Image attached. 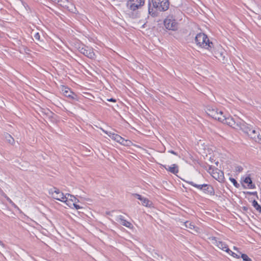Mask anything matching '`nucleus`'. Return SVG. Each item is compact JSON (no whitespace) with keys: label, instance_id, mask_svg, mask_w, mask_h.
<instances>
[{"label":"nucleus","instance_id":"obj_25","mask_svg":"<svg viewBox=\"0 0 261 261\" xmlns=\"http://www.w3.org/2000/svg\"><path fill=\"white\" fill-rule=\"evenodd\" d=\"M239 253L241 254V257L244 261H252L251 259L247 254L241 253V252H239Z\"/></svg>","mask_w":261,"mask_h":261},{"label":"nucleus","instance_id":"obj_5","mask_svg":"<svg viewBox=\"0 0 261 261\" xmlns=\"http://www.w3.org/2000/svg\"><path fill=\"white\" fill-rule=\"evenodd\" d=\"M164 23L165 28L169 30L176 31L178 29V23L172 16H168L164 20Z\"/></svg>","mask_w":261,"mask_h":261},{"label":"nucleus","instance_id":"obj_27","mask_svg":"<svg viewBox=\"0 0 261 261\" xmlns=\"http://www.w3.org/2000/svg\"><path fill=\"white\" fill-rule=\"evenodd\" d=\"M184 225L187 228H189L191 229L194 228V225L192 224L191 222L189 221H186L185 222Z\"/></svg>","mask_w":261,"mask_h":261},{"label":"nucleus","instance_id":"obj_37","mask_svg":"<svg viewBox=\"0 0 261 261\" xmlns=\"http://www.w3.org/2000/svg\"><path fill=\"white\" fill-rule=\"evenodd\" d=\"M5 197L6 198L7 200L10 203H12V201L11 200V199L8 197L7 196H5Z\"/></svg>","mask_w":261,"mask_h":261},{"label":"nucleus","instance_id":"obj_18","mask_svg":"<svg viewBox=\"0 0 261 261\" xmlns=\"http://www.w3.org/2000/svg\"><path fill=\"white\" fill-rule=\"evenodd\" d=\"M243 181L247 184L248 187L249 189H254L255 188V186L254 184H253L251 178L249 176H247L245 177Z\"/></svg>","mask_w":261,"mask_h":261},{"label":"nucleus","instance_id":"obj_40","mask_svg":"<svg viewBox=\"0 0 261 261\" xmlns=\"http://www.w3.org/2000/svg\"><path fill=\"white\" fill-rule=\"evenodd\" d=\"M10 204L12 205V206H13V207H15V208H18V207L17 206V205L12 201V203H10Z\"/></svg>","mask_w":261,"mask_h":261},{"label":"nucleus","instance_id":"obj_43","mask_svg":"<svg viewBox=\"0 0 261 261\" xmlns=\"http://www.w3.org/2000/svg\"><path fill=\"white\" fill-rule=\"evenodd\" d=\"M145 25H146V23H144V24H143L141 27V28H144L145 27Z\"/></svg>","mask_w":261,"mask_h":261},{"label":"nucleus","instance_id":"obj_22","mask_svg":"<svg viewBox=\"0 0 261 261\" xmlns=\"http://www.w3.org/2000/svg\"><path fill=\"white\" fill-rule=\"evenodd\" d=\"M213 174V177L216 179H222L224 177L223 172L220 170H219V172H214Z\"/></svg>","mask_w":261,"mask_h":261},{"label":"nucleus","instance_id":"obj_31","mask_svg":"<svg viewBox=\"0 0 261 261\" xmlns=\"http://www.w3.org/2000/svg\"><path fill=\"white\" fill-rule=\"evenodd\" d=\"M229 254H230L231 255H232V256H233L234 257H236L237 258H239L240 257V256L239 255L237 254L236 253H234L231 250V252H230Z\"/></svg>","mask_w":261,"mask_h":261},{"label":"nucleus","instance_id":"obj_6","mask_svg":"<svg viewBox=\"0 0 261 261\" xmlns=\"http://www.w3.org/2000/svg\"><path fill=\"white\" fill-rule=\"evenodd\" d=\"M218 110L216 108L210 106L206 107L205 109V112L208 116L220 121V119H222V118L220 117L219 118L218 115H221V114L218 113Z\"/></svg>","mask_w":261,"mask_h":261},{"label":"nucleus","instance_id":"obj_15","mask_svg":"<svg viewBox=\"0 0 261 261\" xmlns=\"http://www.w3.org/2000/svg\"><path fill=\"white\" fill-rule=\"evenodd\" d=\"M206 187L203 189L202 191L207 194H209L210 195H215V190L212 186L211 185L206 184Z\"/></svg>","mask_w":261,"mask_h":261},{"label":"nucleus","instance_id":"obj_45","mask_svg":"<svg viewBox=\"0 0 261 261\" xmlns=\"http://www.w3.org/2000/svg\"><path fill=\"white\" fill-rule=\"evenodd\" d=\"M242 186L244 187V188H245V189L247 188L246 187L245 185H243Z\"/></svg>","mask_w":261,"mask_h":261},{"label":"nucleus","instance_id":"obj_30","mask_svg":"<svg viewBox=\"0 0 261 261\" xmlns=\"http://www.w3.org/2000/svg\"><path fill=\"white\" fill-rule=\"evenodd\" d=\"M54 191L52 192V195H53V194H55L56 195H58L59 193H62V192H60V191L59 189H57L55 188H54Z\"/></svg>","mask_w":261,"mask_h":261},{"label":"nucleus","instance_id":"obj_9","mask_svg":"<svg viewBox=\"0 0 261 261\" xmlns=\"http://www.w3.org/2000/svg\"><path fill=\"white\" fill-rule=\"evenodd\" d=\"M62 91L65 96L72 100H77L76 94L71 91L69 88L66 87H63Z\"/></svg>","mask_w":261,"mask_h":261},{"label":"nucleus","instance_id":"obj_28","mask_svg":"<svg viewBox=\"0 0 261 261\" xmlns=\"http://www.w3.org/2000/svg\"><path fill=\"white\" fill-rule=\"evenodd\" d=\"M244 193L249 195H255L257 197V198H258L257 193L256 192L247 191L244 192Z\"/></svg>","mask_w":261,"mask_h":261},{"label":"nucleus","instance_id":"obj_24","mask_svg":"<svg viewBox=\"0 0 261 261\" xmlns=\"http://www.w3.org/2000/svg\"><path fill=\"white\" fill-rule=\"evenodd\" d=\"M118 143L123 145L128 146L129 145L131 142L129 140L124 139L121 137V140H120V141H119Z\"/></svg>","mask_w":261,"mask_h":261},{"label":"nucleus","instance_id":"obj_14","mask_svg":"<svg viewBox=\"0 0 261 261\" xmlns=\"http://www.w3.org/2000/svg\"><path fill=\"white\" fill-rule=\"evenodd\" d=\"M164 168L169 172L176 174L178 172V166L176 164H172L171 166L164 165Z\"/></svg>","mask_w":261,"mask_h":261},{"label":"nucleus","instance_id":"obj_26","mask_svg":"<svg viewBox=\"0 0 261 261\" xmlns=\"http://www.w3.org/2000/svg\"><path fill=\"white\" fill-rule=\"evenodd\" d=\"M229 180L231 181V182L233 184V186L235 187L238 188L240 187V184L238 183V182L234 178L232 177H230Z\"/></svg>","mask_w":261,"mask_h":261},{"label":"nucleus","instance_id":"obj_35","mask_svg":"<svg viewBox=\"0 0 261 261\" xmlns=\"http://www.w3.org/2000/svg\"><path fill=\"white\" fill-rule=\"evenodd\" d=\"M67 195L68 196H70L71 197H73V198H74V199H71V201H73H73H74V202H75V201H76V198L74 196H72V195H70V194H67Z\"/></svg>","mask_w":261,"mask_h":261},{"label":"nucleus","instance_id":"obj_17","mask_svg":"<svg viewBox=\"0 0 261 261\" xmlns=\"http://www.w3.org/2000/svg\"><path fill=\"white\" fill-rule=\"evenodd\" d=\"M104 132L107 134L112 139L118 142L121 140V136L118 134H114L112 132H108L107 131H104Z\"/></svg>","mask_w":261,"mask_h":261},{"label":"nucleus","instance_id":"obj_36","mask_svg":"<svg viewBox=\"0 0 261 261\" xmlns=\"http://www.w3.org/2000/svg\"><path fill=\"white\" fill-rule=\"evenodd\" d=\"M50 1L55 3H59L63 2V0H50Z\"/></svg>","mask_w":261,"mask_h":261},{"label":"nucleus","instance_id":"obj_34","mask_svg":"<svg viewBox=\"0 0 261 261\" xmlns=\"http://www.w3.org/2000/svg\"><path fill=\"white\" fill-rule=\"evenodd\" d=\"M73 205L74 206V207L76 209V210H79V209H80L81 208H82L81 206H80L79 205L76 204V203H73Z\"/></svg>","mask_w":261,"mask_h":261},{"label":"nucleus","instance_id":"obj_20","mask_svg":"<svg viewBox=\"0 0 261 261\" xmlns=\"http://www.w3.org/2000/svg\"><path fill=\"white\" fill-rule=\"evenodd\" d=\"M4 136L6 141L10 144L13 145L15 143V140L14 138L8 133H5Z\"/></svg>","mask_w":261,"mask_h":261},{"label":"nucleus","instance_id":"obj_39","mask_svg":"<svg viewBox=\"0 0 261 261\" xmlns=\"http://www.w3.org/2000/svg\"><path fill=\"white\" fill-rule=\"evenodd\" d=\"M0 245L2 246L3 248L6 247V245L0 240Z\"/></svg>","mask_w":261,"mask_h":261},{"label":"nucleus","instance_id":"obj_7","mask_svg":"<svg viewBox=\"0 0 261 261\" xmlns=\"http://www.w3.org/2000/svg\"><path fill=\"white\" fill-rule=\"evenodd\" d=\"M79 50L81 54L90 59H94L95 58V54L93 49L91 47L87 46H80L79 47Z\"/></svg>","mask_w":261,"mask_h":261},{"label":"nucleus","instance_id":"obj_44","mask_svg":"<svg viewBox=\"0 0 261 261\" xmlns=\"http://www.w3.org/2000/svg\"><path fill=\"white\" fill-rule=\"evenodd\" d=\"M233 249H234V250H238V249H237V248L236 247H233Z\"/></svg>","mask_w":261,"mask_h":261},{"label":"nucleus","instance_id":"obj_41","mask_svg":"<svg viewBox=\"0 0 261 261\" xmlns=\"http://www.w3.org/2000/svg\"><path fill=\"white\" fill-rule=\"evenodd\" d=\"M169 152H170V153H172V154H173L177 155V153H176V152H175L174 151H173V150H170V151H169Z\"/></svg>","mask_w":261,"mask_h":261},{"label":"nucleus","instance_id":"obj_10","mask_svg":"<svg viewBox=\"0 0 261 261\" xmlns=\"http://www.w3.org/2000/svg\"><path fill=\"white\" fill-rule=\"evenodd\" d=\"M241 125H240L239 127V129L242 130L244 133L249 135V133L251 132L253 128H254L251 125L246 123L244 121L242 120L241 121Z\"/></svg>","mask_w":261,"mask_h":261},{"label":"nucleus","instance_id":"obj_16","mask_svg":"<svg viewBox=\"0 0 261 261\" xmlns=\"http://www.w3.org/2000/svg\"><path fill=\"white\" fill-rule=\"evenodd\" d=\"M53 197L54 199H57L59 201H61L62 202H68L67 198L66 197V196L65 195H64V194L63 193H59V194L56 195L55 194H53Z\"/></svg>","mask_w":261,"mask_h":261},{"label":"nucleus","instance_id":"obj_38","mask_svg":"<svg viewBox=\"0 0 261 261\" xmlns=\"http://www.w3.org/2000/svg\"><path fill=\"white\" fill-rule=\"evenodd\" d=\"M108 101H111V102H116V99L113 98H111L110 99H108Z\"/></svg>","mask_w":261,"mask_h":261},{"label":"nucleus","instance_id":"obj_33","mask_svg":"<svg viewBox=\"0 0 261 261\" xmlns=\"http://www.w3.org/2000/svg\"><path fill=\"white\" fill-rule=\"evenodd\" d=\"M218 113H220V114H221V115H218V117H219H219H220V118H225V115H224L223 114V112H222V111H218Z\"/></svg>","mask_w":261,"mask_h":261},{"label":"nucleus","instance_id":"obj_23","mask_svg":"<svg viewBox=\"0 0 261 261\" xmlns=\"http://www.w3.org/2000/svg\"><path fill=\"white\" fill-rule=\"evenodd\" d=\"M253 206L259 213H261V206L258 203L257 201L254 200L252 201Z\"/></svg>","mask_w":261,"mask_h":261},{"label":"nucleus","instance_id":"obj_13","mask_svg":"<svg viewBox=\"0 0 261 261\" xmlns=\"http://www.w3.org/2000/svg\"><path fill=\"white\" fill-rule=\"evenodd\" d=\"M212 240L215 241V243L219 248L230 254V252H231V250L229 249L228 246L225 243L222 241H217L215 237H213L212 238Z\"/></svg>","mask_w":261,"mask_h":261},{"label":"nucleus","instance_id":"obj_42","mask_svg":"<svg viewBox=\"0 0 261 261\" xmlns=\"http://www.w3.org/2000/svg\"><path fill=\"white\" fill-rule=\"evenodd\" d=\"M242 208H243V210L244 211H247V210H248V207H246V206H243V207H242Z\"/></svg>","mask_w":261,"mask_h":261},{"label":"nucleus","instance_id":"obj_29","mask_svg":"<svg viewBox=\"0 0 261 261\" xmlns=\"http://www.w3.org/2000/svg\"><path fill=\"white\" fill-rule=\"evenodd\" d=\"M34 38L37 41H40V35L39 33H35L34 35Z\"/></svg>","mask_w":261,"mask_h":261},{"label":"nucleus","instance_id":"obj_21","mask_svg":"<svg viewBox=\"0 0 261 261\" xmlns=\"http://www.w3.org/2000/svg\"><path fill=\"white\" fill-rule=\"evenodd\" d=\"M186 181V180H185ZM187 183L201 191L206 187V184L198 185L191 181H186Z\"/></svg>","mask_w":261,"mask_h":261},{"label":"nucleus","instance_id":"obj_3","mask_svg":"<svg viewBox=\"0 0 261 261\" xmlns=\"http://www.w3.org/2000/svg\"><path fill=\"white\" fill-rule=\"evenodd\" d=\"M222 119H220V121L222 122L224 124H227L230 126L232 127L233 128L239 129V127L240 125H241V121H242L243 120L237 118L234 119L233 118L230 116L226 117L225 116V118H221Z\"/></svg>","mask_w":261,"mask_h":261},{"label":"nucleus","instance_id":"obj_12","mask_svg":"<svg viewBox=\"0 0 261 261\" xmlns=\"http://www.w3.org/2000/svg\"><path fill=\"white\" fill-rule=\"evenodd\" d=\"M248 136L250 138L254 139L256 142H261V137L259 133L258 128H256L254 127L252 130H251V132L250 133H249Z\"/></svg>","mask_w":261,"mask_h":261},{"label":"nucleus","instance_id":"obj_4","mask_svg":"<svg viewBox=\"0 0 261 261\" xmlns=\"http://www.w3.org/2000/svg\"><path fill=\"white\" fill-rule=\"evenodd\" d=\"M144 4L145 0H128L126 6L129 11H135L141 9Z\"/></svg>","mask_w":261,"mask_h":261},{"label":"nucleus","instance_id":"obj_2","mask_svg":"<svg viewBox=\"0 0 261 261\" xmlns=\"http://www.w3.org/2000/svg\"><path fill=\"white\" fill-rule=\"evenodd\" d=\"M195 41L197 45L208 49L213 46V42L210 41L207 36L204 33L198 34L195 38Z\"/></svg>","mask_w":261,"mask_h":261},{"label":"nucleus","instance_id":"obj_1","mask_svg":"<svg viewBox=\"0 0 261 261\" xmlns=\"http://www.w3.org/2000/svg\"><path fill=\"white\" fill-rule=\"evenodd\" d=\"M169 0H149L148 13L152 17H156L158 15L157 11H165L169 9Z\"/></svg>","mask_w":261,"mask_h":261},{"label":"nucleus","instance_id":"obj_32","mask_svg":"<svg viewBox=\"0 0 261 261\" xmlns=\"http://www.w3.org/2000/svg\"><path fill=\"white\" fill-rule=\"evenodd\" d=\"M236 172H241L243 170V167L240 166H238L237 167H236Z\"/></svg>","mask_w":261,"mask_h":261},{"label":"nucleus","instance_id":"obj_8","mask_svg":"<svg viewBox=\"0 0 261 261\" xmlns=\"http://www.w3.org/2000/svg\"><path fill=\"white\" fill-rule=\"evenodd\" d=\"M60 5L62 7L67 8L69 11L75 14L77 12L75 6L68 0H63V2L60 3Z\"/></svg>","mask_w":261,"mask_h":261},{"label":"nucleus","instance_id":"obj_11","mask_svg":"<svg viewBox=\"0 0 261 261\" xmlns=\"http://www.w3.org/2000/svg\"><path fill=\"white\" fill-rule=\"evenodd\" d=\"M132 195L140 200L141 201V204L143 206L150 207L152 204L151 202L148 198L143 197L140 194L134 193Z\"/></svg>","mask_w":261,"mask_h":261},{"label":"nucleus","instance_id":"obj_19","mask_svg":"<svg viewBox=\"0 0 261 261\" xmlns=\"http://www.w3.org/2000/svg\"><path fill=\"white\" fill-rule=\"evenodd\" d=\"M118 218L120 220L119 222L121 224L128 228H130L131 227L132 224L129 222L125 220L124 218L122 216H119Z\"/></svg>","mask_w":261,"mask_h":261}]
</instances>
